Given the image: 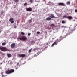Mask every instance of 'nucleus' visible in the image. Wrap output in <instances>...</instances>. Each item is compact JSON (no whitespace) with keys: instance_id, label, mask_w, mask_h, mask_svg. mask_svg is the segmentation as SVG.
<instances>
[{"instance_id":"4c0bfd02","label":"nucleus","mask_w":77,"mask_h":77,"mask_svg":"<svg viewBox=\"0 0 77 77\" xmlns=\"http://www.w3.org/2000/svg\"><path fill=\"white\" fill-rule=\"evenodd\" d=\"M14 28H16V26H14Z\"/></svg>"},{"instance_id":"f257e3e1","label":"nucleus","mask_w":77,"mask_h":77,"mask_svg":"<svg viewBox=\"0 0 77 77\" xmlns=\"http://www.w3.org/2000/svg\"><path fill=\"white\" fill-rule=\"evenodd\" d=\"M15 72V70L14 69H10L6 71L5 73L7 74H12Z\"/></svg>"},{"instance_id":"a878e982","label":"nucleus","mask_w":77,"mask_h":77,"mask_svg":"<svg viewBox=\"0 0 77 77\" xmlns=\"http://www.w3.org/2000/svg\"><path fill=\"white\" fill-rule=\"evenodd\" d=\"M29 2L31 3H33V0H30Z\"/></svg>"},{"instance_id":"aec40b11","label":"nucleus","mask_w":77,"mask_h":77,"mask_svg":"<svg viewBox=\"0 0 77 77\" xmlns=\"http://www.w3.org/2000/svg\"><path fill=\"white\" fill-rule=\"evenodd\" d=\"M38 49H39V48H34V49H33V50H34V51H36V50H38Z\"/></svg>"},{"instance_id":"79ce46f5","label":"nucleus","mask_w":77,"mask_h":77,"mask_svg":"<svg viewBox=\"0 0 77 77\" xmlns=\"http://www.w3.org/2000/svg\"><path fill=\"white\" fill-rule=\"evenodd\" d=\"M0 23H1V21H0Z\"/></svg>"},{"instance_id":"72a5a7b5","label":"nucleus","mask_w":77,"mask_h":77,"mask_svg":"<svg viewBox=\"0 0 77 77\" xmlns=\"http://www.w3.org/2000/svg\"><path fill=\"white\" fill-rule=\"evenodd\" d=\"M19 65V63H17V65Z\"/></svg>"},{"instance_id":"473e14b6","label":"nucleus","mask_w":77,"mask_h":77,"mask_svg":"<svg viewBox=\"0 0 77 77\" xmlns=\"http://www.w3.org/2000/svg\"><path fill=\"white\" fill-rule=\"evenodd\" d=\"M37 55L38 56V55H39V52H38L37 53Z\"/></svg>"},{"instance_id":"f3484780","label":"nucleus","mask_w":77,"mask_h":77,"mask_svg":"<svg viewBox=\"0 0 77 77\" xmlns=\"http://www.w3.org/2000/svg\"><path fill=\"white\" fill-rule=\"evenodd\" d=\"M70 2L69 1H67L66 2L67 5H70Z\"/></svg>"},{"instance_id":"4be33fe9","label":"nucleus","mask_w":77,"mask_h":77,"mask_svg":"<svg viewBox=\"0 0 77 77\" xmlns=\"http://www.w3.org/2000/svg\"><path fill=\"white\" fill-rule=\"evenodd\" d=\"M32 19H30L29 20V23H32Z\"/></svg>"},{"instance_id":"9d476101","label":"nucleus","mask_w":77,"mask_h":77,"mask_svg":"<svg viewBox=\"0 0 77 77\" xmlns=\"http://www.w3.org/2000/svg\"><path fill=\"white\" fill-rule=\"evenodd\" d=\"M58 5H59L60 6H65V4L63 3H58Z\"/></svg>"},{"instance_id":"9b49d317","label":"nucleus","mask_w":77,"mask_h":77,"mask_svg":"<svg viewBox=\"0 0 77 77\" xmlns=\"http://www.w3.org/2000/svg\"><path fill=\"white\" fill-rule=\"evenodd\" d=\"M45 20H46V21H50L51 20V17H47L46 18Z\"/></svg>"},{"instance_id":"f8f14e48","label":"nucleus","mask_w":77,"mask_h":77,"mask_svg":"<svg viewBox=\"0 0 77 77\" xmlns=\"http://www.w3.org/2000/svg\"><path fill=\"white\" fill-rule=\"evenodd\" d=\"M51 16H50V17L51 18H57V17H55L53 14H51Z\"/></svg>"},{"instance_id":"412c9836","label":"nucleus","mask_w":77,"mask_h":77,"mask_svg":"<svg viewBox=\"0 0 77 77\" xmlns=\"http://www.w3.org/2000/svg\"><path fill=\"white\" fill-rule=\"evenodd\" d=\"M32 48H31L30 50L29 51V53H30L32 51Z\"/></svg>"},{"instance_id":"393cba45","label":"nucleus","mask_w":77,"mask_h":77,"mask_svg":"<svg viewBox=\"0 0 77 77\" xmlns=\"http://www.w3.org/2000/svg\"><path fill=\"white\" fill-rule=\"evenodd\" d=\"M15 2H16V3H17V2H19V0H14Z\"/></svg>"},{"instance_id":"a19ab883","label":"nucleus","mask_w":77,"mask_h":77,"mask_svg":"<svg viewBox=\"0 0 77 77\" xmlns=\"http://www.w3.org/2000/svg\"><path fill=\"white\" fill-rule=\"evenodd\" d=\"M0 33H1V31H0Z\"/></svg>"},{"instance_id":"1a4fd4ad","label":"nucleus","mask_w":77,"mask_h":77,"mask_svg":"<svg viewBox=\"0 0 77 77\" xmlns=\"http://www.w3.org/2000/svg\"><path fill=\"white\" fill-rule=\"evenodd\" d=\"M11 48H14L15 47V43H13L11 45Z\"/></svg>"},{"instance_id":"7ed1b4c3","label":"nucleus","mask_w":77,"mask_h":77,"mask_svg":"<svg viewBox=\"0 0 77 77\" xmlns=\"http://www.w3.org/2000/svg\"><path fill=\"white\" fill-rule=\"evenodd\" d=\"M19 39H20V41H25L27 39V37H26L25 36H22V37L20 38H18Z\"/></svg>"},{"instance_id":"2f4dec72","label":"nucleus","mask_w":77,"mask_h":77,"mask_svg":"<svg viewBox=\"0 0 77 77\" xmlns=\"http://www.w3.org/2000/svg\"><path fill=\"white\" fill-rule=\"evenodd\" d=\"M28 35L29 36H30V33H29L28 34Z\"/></svg>"},{"instance_id":"39448f33","label":"nucleus","mask_w":77,"mask_h":77,"mask_svg":"<svg viewBox=\"0 0 77 77\" xmlns=\"http://www.w3.org/2000/svg\"><path fill=\"white\" fill-rule=\"evenodd\" d=\"M26 10L27 11H29V12H31V11H32V8L31 7H29L26 8Z\"/></svg>"},{"instance_id":"ddd939ff","label":"nucleus","mask_w":77,"mask_h":77,"mask_svg":"<svg viewBox=\"0 0 77 77\" xmlns=\"http://www.w3.org/2000/svg\"><path fill=\"white\" fill-rule=\"evenodd\" d=\"M67 18L69 20H71L72 18V17L71 16H68L67 17Z\"/></svg>"},{"instance_id":"cd10ccee","label":"nucleus","mask_w":77,"mask_h":77,"mask_svg":"<svg viewBox=\"0 0 77 77\" xmlns=\"http://www.w3.org/2000/svg\"><path fill=\"white\" fill-rule=\"evenodd\" d=\"M51 26H54H54H55V25H54V24H52L51 25Z\"/></svg>"},{"instance_id":"dca6fc26","label":"nucleus","mask_w":77,"mask_h":77,"mask_svg":"<svg viewBox=\"0 0 77 77\" xmlns=\"http://www.w3.org/2000/svg\"><path fill=\"white\" fill-rule=\"evenodd\" d=\"M63 18H68V16L64 15L63 17Z\"/></svg>"},{"instance_id":"c85d7f7f","label":"nucleus","mask_w":77,"mask_h":77,"mask_svg":"<svg viewBox=\"0 0 77 77\" xmlns=\"http://www.w3.org/2000/svg\"><path fill=\"white\" fill-rule=\"evenodd\" d=\"M31 43H33H33H35V42L34 41L32 40V41H31Z\"/></svg>"},{"instance_id":"0eeeda50","label":"nucleus","mask_w":77,"mask_h":77,"mask_svg":"<svg viewBox=\"0 0 77 77\" xmlns=\"http://www.w3.org/2000/svg\"><path fill=\"white\" fill-rule=\"evenodd\" d=\"M9 21L11 23H14V18H10L9 19Z\"/></svg>"},{"instance_id":"bb28decb","label":"nucleus","mask_w":77,"mask_h":77,"mask_svg":"<svg viewBox=\"0 0 77 77\" xmlns=\"http://www.w3.org/2000/svg\"><path fill=\"white\" fill-rule=\"evenodd\" d=\"M1 14H2L4 13V12L3 11H1Z\"/></svg>"},{"instance_id":"58836bf2","label":"nucleus","mask_w":77,"mask_h":77,"mask_svg":"<svg viewBox=\"0 0 77 77\" xmlns=\"http://www.w3.org/2000/svg\"><path fill=\"white\" fill-rule=\"evenodd\" d=\"M73 21H75V20H73Z\"/></svg>"},{"instance_id":"20e7f679","label":"nucleus","mask_w":77,"mask_h":77,"mask_svg":"<svg viewBox=\"0 0 77 77\" xmlns=\"http://www.w3.org/2000/svg\"><path fill=\"white\" fill-rule=\"evenodd\" d=\"M58 43V40H57L55 41L52 44L51 46L53 47V46H54V45H57Z\"/></svg>"},{"instance_id":"c756f323","label":"nucleus","mask_w":77,"mask_h":77,"mask_svg":"<svg viewBox=\"0 0 77 77\" xmlns=\"http://www.w3.org/2000/svg\"><path fill=\"white\" fill-rule=\"evenodd\" d=\"M37 34H40V32H39V31H38L37 32Z\"/></svg>"},{"instance_id":"a211bd4d","label":"nucleus","mask_w":77,"mask_h":77,"mask_svg":"<svg viewBox=\"0 0 77 77\" xmlns=\"http://www.w3.org/2000/svg\"><path fill=\"white\" fill-rule=\"evenodd\" d=\"M24 6H27V5H28V4L27 3H25L24 4Z\"/></svg>"},{"instance_id":"4468645a","label":"nucleus","mask_w":77,"mask_h":77,"mask_svg":"<svg viewBox=\"0 0 77 77\" xmlns=\"http://www.w3.org/2000/svg\"><path fill=\"white\" fill-rule=\"evenodd\" d=\"M7 56L8 58L11 57L12 56V55L10 54H7Z\"/></svg>"},{"instance_id":"423d86ee","label":"nucleus","mask_w":77,"mask_h":77,"mask_svg":"<svg viewBox=\"0 0 77 77\" xmlns=\"http://www.w3.org/2000/svg\"><path fill=\"white\" fill-rule=\"evenodd\" d=\"M64 37H60L59 39H58L57 40H58V43L59 42H60V41H61L63 39H64Z\"/></svg>"},{"instance_id":"c9c22d12","label":"nucleus","mask_w":77,"mask_h":77,"mask_svg":"<svg viewBox=\"0 0 77 77\" xmlns=\"http://www.w3.org/2000/svg\"><path fill=\"white\" fill-rule=\"evenodd\" d=\"M35 57H36V56H37V55H35Z\"/></svg>"},{"instance_id":"f704fd0d","label":"nucleus","mask_w":77,"mask_h":77,"mask_svg":"<svg viewBox=\"0 0 77 77\" xmlns=\"http://www.w3.org/2000/svg\"><path fill=\"white\" fill-rule=\"evenodd\" d=\"M2 77H5V76H4L3 75H2Z\"/></svg>"},{"instance_id":"7c9ffc66","label":"nucleus","mask_w":77,"mask_h":77,"mask_svg":"<svg viewBox=\"0 0 77 77\" xmlns=\"http://www.w3.org/2000/svg\"><path fill=\"white\" fill-rule=\"evenodd\" d=\"M75 12L76 13H77V9H75Z\"/></svg>"},{"instance_id":"6e6552de","label":"nucleus","mask_w":77,"mask_h":77,"mask_svg":"<svg viewBox=\"0 0 77 77\" xmlns=\"http://www.w3.org/2000/svg\"><path fill=\"white\" fill-rule=\"evenodd\" d=\"M19 57H24L26 56V55L25 54H20L19 55Z\"/></svg>"},{"instance_id":"ea45409f","label":"nucleus","mask_w":77,"mask_h":77,"mask_svg":"<svg viewBox=\"0 0 77 77\" xmlns=\"http://www.w3.org/2000/svg\"><path fill=\"white\" fill-rule=\"evenodd\" d=\"M16 69H17V68H16Z\"/></svg>"},{"instance_id":"f03ea898","label":"nucleus","mask_w":77,"mask_h":77,"mask_svg":"<svg viewBox=\"0 0 77 77\" xmlns=\"http://www.w3.org/2000/svg\"><path fill=\"white\" fill-rule=\"evenodd\" d=\"M0 50H1V51H10V50L6 48V47H0Z\"/></svg>"},{"instance_id":"6ab92c4d","label":"nucleus","mask_w":77,"mask_h":77,"mask_svg":"<svg viewBox=\"0 0 77 77\" xmlns=\"http://www.w3.org/2000/svg\"><path fill=\"white\" fill-rule=\"evenodd\" d=\"M6 44V43L5 42L3 43L2 44V45H5Z\"/></svg>"},{"instance_id":"e433bc0d","label":"nucleus","mask_w":77,"mask_h":77,"mask_svg":"<svg viewBox=\"0 0 77 77\" xmlns=\"http://www.w3.org/2000/svg\"><path fill=\"white\" fill-rule=\"evenodd\" d=\"M55 39V38H52V39Z\"/></svg>"},{"instance_id":"2eb2a0df","label":"nucleus","mask_w":77,"mask_h":77,"mask_svg":"<svg viewBox=\"0 0 77 77\" xmlns=\"http://www.w3.org/2000/svg\"><path fill=\"white\" fill-rule=\"evenodd\" d=\"M69 33H72V29H70L69 30Z\"/></svg>"},{"instance_id":"b1692460","label":"nucleus","mask_w":77,"mask_h":77,"mask_svg":"<svg viewBox=\"0 0 77 77\" xmlns=\"http://www.w3.org/2000/svg\"><path fill=\"white\" fill-rule=\"evenodd\" d=\"M21 34L22 35H25V33H24V32H21Z\"/></svg>"},{"instance_id":"5701e85b","label":"nucleus","mask_w":77,"mask_h":77,"mask_svg":"<svg viewBox=\"0 0 77 77\" xmlns=\"http://www.w3.org/2000/svg\"><path fill=\"white\" fill-rule=\"evenodd\" d=\"M62 24H65V21L62 20Z\"/></svg>"}]
</instances>
